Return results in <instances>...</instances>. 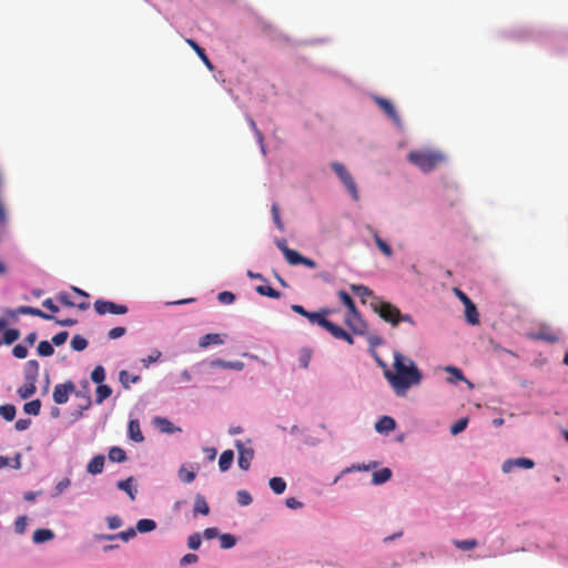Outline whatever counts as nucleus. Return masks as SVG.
Returning <instances> with one entry per match:
<instances>
[{
  "label": "nucleus",
  "instance_id": "obj_62",
  "mask_svg": "<svg viewBox=\"0 0 568 568\" xmlns=\"http://www.w3.org/2000/svg\"><path fill=\"white\" fill-rule=\"evenodd\" d=\"M106 523L110 529H116L122 526V519L119 516L108 517Z\"/></svg>",
  "mask_w": 568,
  "mask_h": 568
},
{
  "label": "nucleus",
  "instance_id": "obj_18",
  "mask_svg": "<svg viewBox=\"0 0 568 568\" xmlns=\"http://www.w3.org/2000/svg\"><path fill=\"white\" fill-rule=\"evenodd\" d=\"M105 458L103 455L94 456L88 464L87 470L92 475L101 474L104 467Z\"/></svg>",
  "mask_w": 568,
  "mask_h": 568
},
{
  "label": "nucleus",
  "instance_id": "obj_60",
  "mask_svg": "<svg viewBox=\"0 0 568 568\" xmlns=\"http://www.w3.org/2000/svg\"><path fill=\"white\" fill-rule=\"evenodd\" d=\"M445 371L453 375L454 381H466L463 372L455 366H447Z\"/></svg>",
  "mask_w": 568,
  "mask_h": 568
},
{
  "label": "nucleus",
  "instance_id": "obj_32",
  "mask_svg": "<svg viewBox=\"0 0 568 568\" xmlns=\"http://www.w3.org/2000/svg\"><path fill=\"white\" fill-rule=\"evenodd\" d=\"M453 544H454V546L456 548H458L460 550H464V551H467V550H471L475 547H477L478 541L476 539H474V538L465 539V540L454 539Z\"/></svg>",
  "mask_w": 568,
  "mask_h": 568
},
{
  "label": "nucleus",
  "instance_id": "obj_13",
  "mask_svg": "<svg viewBox=\"0 0 568 568\" xmlns=\"http://www.w3.org/2000/svg\"><path fill=\"white\" fill-rule=\"evenodd\" d=\"M396 427V422L393 417L383 416L375 424V429L378 433H389Z\"/></svg>",
  "mask_w": 568,
  "mask_h": 568
},
{
  "label": "nucleus",
  "instance_id": "obj_1",
  "mask_svg": "<svg viewBox=\"0 0 568 568\" xmlns=\"http://www.w3.org/2000/svg\"><path fill=\"white\" fill-rule=\"evenodd\" d=\"M384 368V376L397 396H405L407 390L422 382V373L409 357L396 352L394 354V372L386 368L383 362H378Z\"/></svg>",
  "mask_w": 568,
  "mask_h": 568
},
{
  "label": "nucleus",
  "instance_id": "obj_51",
  "mask_svg": "<svg viewBox=\"0 0 568 568\" xmlns=\"http://www.w3.org/2000/svg\"><path fill=\"white\" fill-rule=\"evenodd\" d=\"M467 424H468V419L467 418H460L458 419L452 427H450V433L453 435H457L459 433H462L463 430H465V428L467 427Z\"/></svg>",
  "mask_w": 568,
  "mask_h": 568
},
{
  "label": "nucleus",
  "instance_id": "obj_29",
  "mask_svg": "<svg viewBox=\"0 0 568 568\" xmlns=\"http://www.w3.org/2000/svg\"><path fill=\"white\" fill-rule=\"evenodd\" d=\"M135 536H136V530L134 528H129V529H126L124 531H121L119 534L106 535V536H103L102 538L109 539V540H112V539H115V538H120L123 541H129L130 539L134 538Z\"/></svg>",
  "mask_w": 568,
  "mask_h": 568
},
{
  "label": "nucleus",
  "instance_id": "obj_44",
  "mask_svg": "<svg viewBox=\"0 0 568 568\" xmlns=\"http://www.w3.org/2000/svg\"><path fill=\"white\" fill-rule=\"evenodd\" d=\"M196 477V474L193 470H187L185 467H181L179 470V478L181 481L185 484L192 483Z\"/></svg>",
  "mask_w": 568,
  "mask_h": 568
},
{
  "label": "nucleus",
  "instance_id": "obj_6",
  "mask_svg": "<svg viewBox=\"0 0 568 568\" xmlns=\"http://www.w3.org/2000/svg\"><path fill=\"white\" fill-rule=\"evenodd\" d=\"M94 311L99 315L105 314H114V315H124L128 313L129 308L126 305L116 304L112 301L99 298L93 304Z\"/></svg>",
  "mask_w": 568,
  "mask_h": 568
},
{
  "label": "nucleus",
  "instance_id": "obj_31",
  "mask_svg": "<svg viewBox=\"0 0 568 568\" xmlns=\"http://www.w3.org/2000/svg\"><path fill=\"white\" fill-rule=\"evenodd\" d=\"M156 528V523L153 519H140L136 523V528L139 532H150Z\"/></svg>",
  "mask_w": 568,
  "mask_h": 568
},
{
  "label": "nucleus",
  "instance_id": "obj_28",
  "mask_svg": "<svg viewBox=\"0 0 568 568\" xmlns=\"http://www.w3.org/2000/svg\"><path fill=\"white\" fill-rule=\"evenodd\" d=\"M119 381L125 389H129L132 383H136L140 381V376L131 375L126 371H121L119 373Z\"/></svg>",
  "mask_w": 568,
  "mask_h": 568
},
{
  "label": "nucleus",
  "instance_id": "obj_49",
  "mask_svg": "<svg viewBox=\"0 0 568 568\" xmlns=\"http://www.w3.org/2000/svg\"><path fill=\"white\" fill-rule=\"evenodd\" d=\"M271 212H272V217H273V221L276 225V227L280 230V231H283L284 230V224L281 220V216H280V207L276 203H274L272 205V209H271Z\"/></svg>",
  "mask_w": 568,
  "mask_h": 568
},
{
  "label": "nucleus",
  "instance_id": "obj_21",
  "mask_svg": "<svg viewBox=\"0 0 568 568\" xmlns=\"http://www.w3.org/2000/svg\"><path fill=\"white\" fill-rule=\"evenodd\" d=\"M465 316L470 325L479 324V313L473 301L465 304Z\"/></svg>",
  "mask_w": 568,
  "mask_h": 568
},
{
  "label": "nucleus",
  "instance_id": "obj_10",
  "mask_svg": "<svg viewBox=\"0 0 568 568\" xmlns=\"http://www.w3.org/2000/svg\"><path fill=\"white\" fill-rule=\"evenodd\" d=\"M535 466L534 460L526 458V457H519L515 459H507L504 462L501 469L504 473H510L515 467L530 469Z\"/></svg>",
  "mask_w": 568,
  "mask_h": 568
},
{
  "label": "nucleus",
  "instance_id": "obj_8",
  "mask_svg": "<svg viewBox=\"0 0 568 568\" xmlns=\"http://www.w3.org/2000/svg\"><path fill=\"white\" fill-rule=\"evenodd\" d=\"M235 447L239 452V466L243 470H247L251 466V462L254 457V450L250 447H245L241 440L235 442Z\"/></svg>",
  "mask_w": 568,
  "mask_h": 568
},
{
  "label": "nucleus",
  "instance_id": "obj_52",
  "mask_svg": "<svg viewBox=\"0 0 568 568\" xmlns=\"http://www.w3.org/2000/svg\"><path fill=\"white\" fill-rule=\"evenodd\" d=\"M201 536L199 532H194L187 538V546L192 550H196L201 546Z\"/></svg>",
  "mask_w": 568,
  "mask_h": 568
},
{
  "label": "nucleus",
  "instance_id": "obj_20",
  "mask_svg": "<svg viewBox=\"0 0 568 568\" xmlns=\"http://www.w3.org/2000/svg\"><path fill=\"white\" fill-rule=\"evenodd\" d=\"M329 314L328 310H322L321 312H308V316L306 317L312 324H317L321 327L325 328L328 320H326V315Z\"/></svg>",
  "mask_w": 568,
  "mask_h": 568
},
{
  "label": "nucleus",
  "instance_id": "obj_39",
  "mask_svg": "<svg viewBox=\"0 0 568 568\" xmlns=\"http://www.w3.org/2000/svg\"><path fill=\"white\" fill-rule=\"evenodd\" d=\"M256 292L260 295L268 296L272 298H280V296H281V293L278 291H276L275 288H273L268 285H258L256 287Z\"/></svg>",
  "mask_w": 568,
  "mask_h": 568
},
{
  "label": "nucleus",
  "instance_id": "obj_12",
  "mask_svg": "<svg viewBox=\"0 0 568 568\" xmlns=\"http://www.w3.org/2000/svg\"><path fill=\"white\" fill-rule=\"evenodd\" d=\"M338 297H339L341 302L346 306L347 311H349L352 316L355 317V320H357L358 322H361V315L356 308V305H355L353 298L349 296V294L346 291L341 290V291H338Z\"/></svg>",
  "mask_w": 568,
  "mask_h": 568
},
{
  "label": "nucleus",
  "instance_id": "obj_19",
  "mask_svg": "<svg viewBox=\"0 0 568 568\" xmlns=\"http://www.w3.org/2000/svg\"><path fill=\"white\" fill-rule=\"evenodd\" d=\"M154 425L162 432L166 434H173L175 432H180L181 429L175 427L168 418L165 417H155Z\"/></svg>",
  "mask_w": 568,
  "mask_h": 568
},
{
  "label": "nucleus",
  "instance_id": "obj_25",
  "mask_svg": "<svg viewBox=\"0 0 568 568\" xmlns=\"http://www.w3.org/2000/svg\"><path fill=\"white\" fill-rule=\"evenodd\" d=\"M234 459V453L231 449L224 450L219 459V466L222 471H226L230 469Z\"/></svg>",
  "mask_w": 568,
  "mask_h": 568
},
{
  "label": "nucleus",
  "instance_id": "obj_59",
  "mask_svg": "<svg viewBox=\"0 0 568 568\" xmlns=\"http://www.w3.org/2000/svg\"><path fill=\"white\" fill-rule=\"evenodd\" d=\"M125 332H126L125 327L116 326V327H113L112 329H110L108 335H109L110 339H116V338L122 337L125 334Z\"/></svg>",
  "mask_w": 568,
  "mask_h": 568
},
{
  "label": "nucleus",
  "instance_id": "obj_57",
  "mask_svg": "<svg viewBox=\"0 0 568 568\" xmlns=\"http://www.w3.org/2000/svg\"><path fill=\"white\" fill-rule=\"evenodd\" d=\"M27 527V517L19 516L14 521V530L18 534H23Z\"/></svg>",
  "mask_w": 568,
  "mask_h": 568
},
{
  "label": "nucleus",
  "instance_id": "obj_45",
  "mask_svg": "<svg viewBox=\"0 0 568 568\" xmlns=\"http://www.w3.org/2000/svg\"><path fill=\"white\" fill-rule=\"evenodd\" d=\"M220 541H221V548H223V549H230V548L234 547L236 544L235 537L231 534L221 535Z\"/></svg>",
  "mask_w": 568,
  "mask_h": 568
},
{
  "label": "nucleus",
  "instance_id": "obj_63",
  "mask_svg": "<svg viewBox=\"0 0 568 568\" xmlns=\"http://www.w3.org/2000/svg\"><path fill=\"white\" fill-rule=\"evenodd\" d=\"M30 425H31L30 419L20 418L16 422L14 428L19 432H22V430L28 429Z\"/></svg>",
  "mask_w": 568,
  "mask_h": 568
},
{
  "label": "nucleus",
  "instance_id": "obj_54",
  "mask_svg": "<svg viewBox=\"0 0 568 568\" xmlns=\"http://www.w3.org/2000/svg\"><path fill=\"white\" fill-rule=\"evenodd\" d=\"M217 300L223 304H232L235 301V295L232 292L224 291L219 293Z\"/></svg>",
  "mask_w": 568,
  "mask_h": 568
},
{
  "label": "nucleus",
  "instance_id": "obj_26",
  "mask_svg": "<svg viewBox=\"0 0 568 568\" xmlns=\"http://www.w3.org/2000/svg\"><path fill=\"white\" fill-rule=\"evenodd\" d=\"M392 477V470L389 468H382L373 474L372 483L374 485H382L389 480Z\"/></svg>",
  "mask_w": 568,
  "mask_h": 568
},
{
  "label": "nucleus",
  "instance_id": "obj_16",
  "mask_svg": "<svg viewBox=\"0 0 568 568\" xmlns=\"http://www.w3.org/2000/svg\"><path fill=\"white\" fill-rule=\"evenodd\" d=\"M224 343L223 335L217 333H210L202 336L199 341L200 347L206 348L210 345H221Z\"/></svg>",
  "mask_w": 568,
  "mask_h": 568
},
{
  "label": "nucleus",
  "instance_id": "obj_5",
  "mask_svg": "<svg viewBox=\"0 0 568 568\" xmlns=\"http://www.w3.org/2000/svg\"><path fill=\"white\" fill-rule=\"evenodd\" d=\"M333 171L336 173V175L339 178L341 182L345 185L346 190L351 194V196L357 201L358 200V190L357 185L351 175V173L347 171V169L339 162H333L331 164Z\"/></svg>",
  "mask_w": 568,
  "mask_h": 568
},
{
  "label": "nucleus",
  "instance_id": "obj_24",
  "mask_svg": "<svg viewBox=\"0 0 568 568\" xmlns=\"http://www.w3.org/2000/svg\"><path fill=\"white\" fill-rule=\"evenodd\" d=\"M112 394V388L105 384H98L95 389V403L102 404Z\"/></svg>",
  "mask_w": 568,
  "mask_h": 568
},
{
  "label": "nucleus",
  "instance_id": "obj_27",
  "mask_svg": "<svg viewBox=\"0 0 568 568\" xmlns=\"http://www.w3.org/2000/svg\"><path fill=\"white\" fill-rule=\"evenodd\" d=\"M108 457L113 463H123L126 460L125 452L118 446H113L110 448Z\"/></svg>",
  "mask_w": 568,
  "mask_h": 568
},
{
  "label": "nucleus",
  "instance_id": "obj_7",
  "mask_svg": "<svg viewBox=\"0 0 568 568\" xmlns=\"http://www.w3.org/2000/svg\"><path fill=\"white\" fill-rule=\"evenodd\" d=\"M70 394H75V396H79L81 394V390H75V385L73 382L68 381L63 384H58L54 387L53 390V400L55 404H65L69 399Z\"/></svg>",
  "mask_w": 568,
  "mask_h": 568
},
{
  "label": "nucleus",
  "instance_id": "obj_14",
  "mask_svg": "<svg viewBox=\"0 0 568 568\" xmlns=\"http://www.w3.org/2000/svg\"><path fill=\"white\" fill-rule=\"evenodd\" d=\"M128 434L130 439L135 443H142L144 440V436L140 428V423L138 419H131L128 426Z\"/></svg>",
  "mask_w": 568,
  "mask_h": 568
},
{
  "label": "nucleus",
  "instance_id": "obj_46",
  "mask_svg": "<svg viewBox=\"0 0 568 568\" xmlns=\"http://www.w3.org/2000/svg\"><path fill=\"white\" fill-rule=\"evenodd\" d=\"M374 241L377 247L386 255L392 256L393 250L389 244H387L385 241H383L377 234L374 235Z\"/></svg>",
  "mask_w": 568,
  "mask_h": 568
},
{
  "label": "nucleus",
  "instance_id": "obj_43",
  "mask_svg": "<svg viewBox=\"0 0 568 568\" xmlns=\"http://www.w3.org/2000/svg\"><path fill=\"white\" fill-rule=\"evenodd\" d=\"M351 290L361 297L372 296L373 298L376 297L367 286L365 285H351Z\"/></svg>",
  "mask_w": 568,
  "mask_h": 568
},
{
  "label": "nucleus",
  "instance_id": "obj_58",
  "mask_svg": "<svg viewBox=\"0 0 568 568\" xmlns=\"http://www.w3.org/2000/svg\"><path fill=\"white\" fill-rule=\"evenodd\" d=\"M68 337H69V333L67 331H62L52 337V343L55 346H60L67 342Z\"/></svg>",
  "mask_w": 568,
  "mask_h": 568
},
{
  "label": "nucleus",
  "instance_id": "obj_38",
  "mask_svg": "<svg viewBox=\"0 0 568 568\" xmlns=\"http://www.w3.org/2000/svg\"><path fill=\"white\" fill-rule=\"evenodd\" d=\"M40 409H41V402L40 399H33L31 402H28L23 405V410L24 413L29 414V415H39L40 413Z\"/></svg>",
  "mask_w": 568,
  "mask_h": 568
},
{
  "label": "nucleus",
  "instance_id": "obj_15",
  "mask_svg": "<svg viewBox=\"0 0 568 568\" xmlns=\"http://www.w3.org/2000/svg\"><path fill=\"white\" fill-rule=\"evenodd\" d=\"M193 514H194V516H196V515L207 516L210 514V506H209L205 497L201 494H197L195 496Z\"/></svg>",
  "mask_w": 568,
  "mask_h": 568
},
{
  "label": "nucleus",
  "instance_id": "obj_3",
  "mask_svg": "<svg viewBox=\"0 0 568 568\" xmlns=\"http://www.w3.org/2000/svg\"><path fill=\"white\" fill-rule=\"evenodd\" d=\"M40 365L36 359H30L24 366V381L26 383L18 388V395L22 399L31 397L37 392V381L39 376Z\"/></svg>",
  "mask_w": 568,
  "mask_h": 568
},
{
  "label": "nucleus",
  "instance_id": "obj_48",
  "mask_svg": "<svg viewBox=\"0 0 568 568\" xmlns=\"http://www.w3.org/2000/svg\"><path fill=\"white\" fill-rule=\"evenodd\" d=\"M161 355L162 353L159 349H153L148 357L141 359V363L144 367H149L151 364L158 362Z\"/></svg>",
  "mask_w": 568,
  "mask_h": 568
},
{
  "label": "nucleus",
  "instance_id": "obj_61",
  "mask_svg": "<svg viewBox=\"0 0 568 568\" xmlns=\"http://www.w3.org/2000/svg\"><path fill=\"white\" fill-rule=\"evenodd\" d=\"M199 557L195 554H186L180 559L181 566H187L197 562Z\"/></svg>",
  "mask_w": 568,
  "mask_h": 568
},
{
  "label": "nucleus",
  "instance_id": "obj_40",
  "mask_svg": "<svg viewBox=\"0 0 568 568\" xmlns=\"http://www.w3.org/2000/svg\"><path fill=\"white\" fill-rule=\"evenodd\" d=\"M71 347L77 352L84 351L88 346V341L81 335H74L71 339Z\"/></svg>",
  "mask_w": 568,
  "mask_h": 568
},
{
  "label": "nucleus",
  "instance_id": "obj_23",
  "mask_svg": "<svg viewBox=\"0 0 568 568\" xmlns=\"http://www.w3.org/2000/svg\"><path fill=\"white\" fill-rule=\"evenodd\" d=\"M211 366L242 371L244 368V363L240 362V361L227 362V361H223V359L219 358V359L212 361Z\"/></svg>",
  "mask_w": 568,
  "mask_h": 568
},
{
  "label": "nucleus",
  "instance_id": "obj_55",
  "mask_svg": "<svg viewBox=\"0 0 568 568\" xmlns=\"http://www.w3.org/2000/svg\"><path fill=\"white\" fill-rule=\"evenodd\" d=\"M12 355L19 359H23L28 356V348L21 344H18L12 348Z\"/></svg>",
  "mask_w": 568,
  "mask_h": 568
},
{
  "label": "nucleus",
  "instance_id": "obj_11",
  "mask_svg": "<svg viewBox=\"0 0 568 568\" xmlns=\"http://www.w3.org/2000/svg\"><path fill=\"white\" fill-rule=\"evenodd\" d=\"M16 314L32 315V316H37V317L48 320V321L53 318L52 315H49V314L42 312L40 308L32 307V306H26V305L19 306L16 311L11 312V315H16Z\"/></svg>",
  "mask_w": 568,
  "mask_h": 568
},
{
  "label": "nucleus",
  "instance_id": "obj_30",
  "mask_svg": "<svg viewBox=\"0 0 568 568\" xmlns=\"http://www.w3.org/2000/svg\"><path fill=\"white\" fill-rule=\"evenodd\" d=\"M284 256L287 263L291 265H298L303 257V255H301L297 251L292 250L290 247H285Z\"/></svg>",
  "mask_w": 568,
  "mask_h": 568
},
{
  "label": "nucleus",
  "instance_id": "obj_22",
  "mask_svg": "<svg viewBox=\"0 0 568 568\" xmlns=\"http://www.w3.org/2000/svg\"><path fill=\"white\" fill-rule=\"evenodd\" d=\"M54 538V534L51 529L39 528L33 532L32 540L34 544H42Z\"/></svg>",
  "mask_w": 568,
  "mask_h": 568
},
{
  "label": "nucleus",
  "instance_id": "obj_34",
  "mask_svg": "<svg viewBox=\"0 0 568 568\" xmlns=\"http://www.w3.org/2000/svg\"><path fill=\"white\" fill-rule=\"evenodd\" d=\"M268 484H270L271 489L276 495L283 494L285 491V489H286V483L281 477H273V478H271Z\"/></svg>",
  "mask_w": 568,
  "mask_h": 568
},
{
  "label": "nucleus",
  "instance_id": "obj_50",
  "mask_svg": "<svg viewBox=\"0 0 568 568\" xmlns=\"http://www.w3.org/2000/svg\"><path fill=\"white\" fill-rule=\"evenodd\" d=\"M236 498H237V503L241 506H247L253 500L251 494L246 490H239L236 494Z\"/></svg>",
  "mask_w": 568,
  "mask_h": 568
},
{
  "label": "nucleus",
  "instance_id": "obj_41",
  "mask_svg": "<svg viewBox=\"0 0 568 568\" xmlns=\"http://www.w3.org/2000/svg\"><path fill=\"white\" fill-rule=\"evenodd\" d=\"M20 337V332L17 328L6 329L3 333V343L7 345H11Z\"/></svg>",
  "mask_w": 568,
  "mask_h": 568
},
{
  "label": "nucleus",
  "instance_id": "obj_2",
  "mask_svg": "<svg viewBox=\"0 0 568 568\" xmlns=\"http://www.w3.org/2000/svg\"><path fill=\"white\" fill-rule=\"evenodd\" d=\"M408 160L423 172H430L444 163L445 155L436 151H412L408 153Z\"/></svg>",
  "mask_w": 568,
  "mask_h": 568
},
{
  "label": "nucleus",
  "instance_id": "obj_64",
  "mask_svg": "<svg viewBox=\"0 0 568 568\" xmlns=\"http://www.w3.org/2000/svg\"><path fill=\"white\" fill-rule=\"evenodd\" d=\"M285 504L291 509H297V508H301L303 506V504L300 500H297L296 498H294V497L287 498Z\"/></svg>",
  "mask_w": 568,
  "mask_h": 568
},
{
  "label": "nucleus",
  "instance_id": "obj_37",
  "mask_svg": "<svg viewBox=\"0 0 568 568\" xmlns=\"http://www.w3.org/2000/svg\"><path fill=\"white\" fill-rule=\"evenodd\" d=\"M37 352L40 356L48 357V356L53 355L54 348H53L52 344L49 343L48 341H41L38 344Z\"/></svg>",
  "mask_w": 568,
  "mask_h": 568
},
{
  "label": "nucleus",
  "instance_id": "obj_36",
  "mask_svg": "<svg viewBox=\"0 0 568 568\" xmlns=\"http://www.w3.org/2000/svg\"><path fill=\"white\" fill-rule=\"evenodd\" d=\"M325 329L329 332L336 339H341L346 336V331L343 327L332 323L331 321L327 322Z\"/></svg>",
  "mask_w": 568,
  "mask_h": 568
},
{
  "label": "nucleus",
  "instance_id": "obj_47",
  "mask_svg": "<svg viewBox=\"0 0 568 568\" xmlns=\"http://www.w3.org/2000/svg\"><path fill=\"white\" fill-rule=\"evenodd\" d=\"M311 358H312V351L308 348H303L301 351L300 358H298L300 366L302 368H307L310 365Z\"/></svg>",
  "mask_w": 568,
  "mask_h": 568
},
{
  "label": "nucleus",
  "instance_id": "obj_53",
  "mask_svg": "<svg viewBox=\"0 0 568 568\" xmlns=\"http://www.w3.org/2000/svg\"><path fill=\"white\" fill-rule=\"evenodd\" d=\"M362 321L358 322L357 320H355V317L352 316L349 311H347V314L345 315V324L347 326H349L353 331L357 332L359 331V326L362 325Z\"/></svg>",
  "mask_w": 568,
  "mask_h": 568
},
{
  "label": "nucleus",
  "instance_id": "obj_17",
  "mask_svg": "<svg viewBox=\"0 0 568 568\" xmlns=\"http://www.w3.org/2000/svg\"><path fill=\"white\" fill-rule=\"evenodd\" d=\"M186 43L195 51V53L199 55V58L203 61V63L205 64V67L209 69V70H213L214 67L211 62V60L209 59V57L206 55L205 51L203 48H201L193 39H186L185 40Z\"/></svg>",
  "mask_w": 568,
  "mask_h": 568
},
{
  "label": "nucleus",
  "instance_id": "obj_4",
  "mask_svg": "<svg viewBox=\"0 0 568 568\" xmlns=\"http://www.w3.org/2000/svg\"><path fill=\"white\" fill-rule=\"evenodd\" d=\"M371 307L382 320L389 323L392 326L398 325L399 308L395 305L379 297H374V301L371 302Z\"/></svg>",
  "mask_w": 568,
  "mask_h": 568
},
{
  "label": "nucleus",
  "instance_id": "obj_42",
  "mask_svg": "<svg viewBox=\"0 0 568 568\" xmlns=\"http://www.w3.org/2000/svg\"><path fill=\"white\" fill-rule=\"evenodd\" d=\"M105 379V371L102 365L95 366L91 373V381L95 384H102Z\"/></svg>",
  "mask_w": 568,
  "mask_h": 568
},
{
  "label": "nucleus",
  "instance_id": "obj_35",
  "mask_svg": "<svg viewBox=\"0 0 568 568\" xmlns=\"http://www.w3.org/2000/svg\"><path fill=\"white\" fill-rule=\"evenodd\" d=\"M118 488L125 491L132 500L135 499L136 490L132 487V477L120 480L118 483Z\"/></svg>",
  "mask_w": 568,
  "mask_h": 568
},
{
  "label": "nucleus",
  "instance_id": "obj_33",
  "mask_svg": "<svg viewBox=\"0 0 568 568\" xmlns=\"http://www.w3.org/2000/svg\"><path fill=\"white\" fill-rule=\"evenodd\" d=\"M17 414L16 406L12 404H6L0 406V415L7 422H11L14 419Z\"/></svg>",
  "mask_w": 568,
  "mask_h": 568
},
{
  "label": "nucleus",
  "instance_id": "obj_9",
  "mask_svg": "<svg viewBox=\"0 0 568 568\" xmlns=\"http://www.w3.org/2000/svg\"><path fill=\"white\" fill-rule=\"evenodd\" d=\"M373 100L394 123H400V118L389 100L382 97H374Z\"/></svg>",
  "mask_w": 568,
  "mask_h": 568
},
{
  "label": "nucleus",
  "instance_id": "obj_56",
  "mask_svg": "<svg viewBox=\"0 0 568 568\" xmlns=\"http://www.w3.org/2000/svg\"><path fill=\"white\" fill-rule=\"evenodd\" d=\"M57 300L64 306L73 307L75 303L71 301L70 295L65 292H61L57 295Z\"/></svg>",
  "mask_w": 568,
  "mask_h": 568
}]
</instances>
